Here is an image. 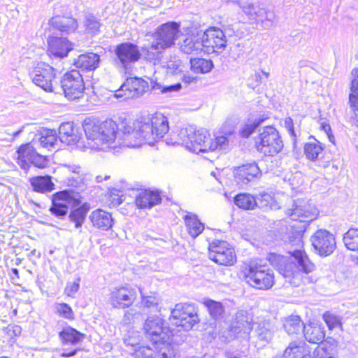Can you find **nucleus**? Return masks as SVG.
Segmentation results:
<instances>
[{"label": "nucleus", "mask_w": 358, "mask_h": 358, "mask_svg": "<svg viewBox=\"0 0 358 358\" xmlns=\"http://www.w3.org/2000/svg\"><path fill=\"white\" fill-rule=\"evenodd\" d=\"M137 296L134 288L122 286L113 288L109 296V302L116 308H129L135 301Z\"/></svg>", "instance_id": "f3484780"}, {"label": "nucleus", "mask_w": 358, "mask_h": 358, "mask_svg": "<svg viewBox=\"0 0 358 358\" xmlns=\"http://www.w3.org/2000/svg\"><path fill=\"white\" fill-rule=\"evenodd\" d=\"M80 279L78 278L76 281L73 282H68L64 289L65 294L70 297H74L76 293L78 292L80 288Z\"/></svg>", "instance_id": "4d7b16f0"}, {"label": "nucleus", "mask_w": 358, "mask_h": 358, "mask_svg": "<svg viewBox=\"0 0 358 358\" xmlns=\"http://www.w3.org/2000/svg\"><path fill=\"white\" fill-rule=\"evenodd\" d=\"M197 313L198 309L194 303H179L171 310L169 320L171 324L189 331L200 321Z\"/></svg>", "instance_id": "0eeeda50"}, {"label": "nucleus", "mask_w": 358, "mask_h": 358, "mask_svg": "<svg viewBox=\"0 0 358 358\" xmlns=\"http://www.w3.org/2000/svg\"><path fill=\"white\" fill-rule=\"evenodd\" d=\"M173 336L167 342L161 341L155 344L157 358H178L179 350L178 346L173 343Z\"/></svg>", "instance_id": "c756f323"}, {"label": "nucleus", "mask_w": 358, "mask_h": 358, "mask_svg": "<svg viewBox=\"0 0 358 358\" xmlns=\"http://www.w3.org/2000/svg\"><path fill=\"white\" fill-rule=\"evenodd\" d=\"M303 332L305 339L311 343H320L325 336L323 329L316 323L305 324Z\"/></svg>", "instance_id": "2f4dec72"}, {"label": "nucleus", "mask_w": 358, "mask_h": 358, "mask_svg": "<svg viewBox=\"0 0 358 358\" xmlns=\"http://www.w3.org/2000/svg\"><path fill=\"white\" fill-rule=\"evenodd\" d=\"M59 336L63 344L76 345L84 339L85 334L71 327L67 326L59 332Z\"/></svg>", "instance_id": "72a5a7b5"}, {"label": "nucleus", "mask_w": 358, "mask_h": 358, "mask_svg": "<svg viewBox=\"0 0 358 358\" xmlns=\"http://www.w3.org/2000/svg\"><path fill=\"white\" fill-rule=\"evenodd\" d=\"M55 310L56 314L66 320L72 321L75 319L71 307L66 303H56Z\"/></svg>", "instance_id": "09e8293b"}, {"label": "nucleus", "mask_w": 358, "mask_h": 358, "mask_svg": "<svg viewBox=\"0 0 358 358\" xmlns=\"http://www.w3.org/2000/svg\"><path fill=\"white\" fill-rule=\"evenodd\" d=\"M244 277L251 287L257 289L268 290L274 285L273 271L264 265L249 266Z\"/></svg>", "instance_id": "6e6552de"}, {"label": "nucleus", "mask_w": 358, "mask_h": 358, "mask_svg": "<svg viewBox=\"0 0 358 358\" xmlns=\"http://www.w3.org/2000/svg\"><path fill=\"white\" fill-rule=\"evenodd\" d=\"M134 314L132 313V310H128L125 313L123 318V322L124 324H127L131 322V321L133 320Z\"/></svg>", "instance_id": "69168bd1"}, {"label": "nucleus", "mask_w": 358, "mask_h": 358, "mask_svg": "<svg viewBox=\"0 0 358 358\" xmlns=\"http://www.w3.org/2000/svg\"><path fill=\"white\" fill-rule=\"evenodd\" d=\"M85 26L86 32L93 36L98 34L101 24L94 16L87 15L85 17Z\"/></svg>", "instance_id": "3c124183"}, {"label": "nucleus", "mask_w": 358, "mask_h": 358, "mask_svg": "<svg viewBox=\"0 0 358 358\" xmlns=\"http://www.w3.org/2000/svg\"><path fill=\"white\" fill-rule=\"evenodd\" d=\"M160 57L161 55L158 58L155 55L153 59L149 60L153 62L154 64H160L162 67L166 69L167 73L175 74L181 71L182 62L177 57H171L167 61H161Z\"/></svg>", "instance_id": "4c0bfd02"}, {"label": "nucleus", "mask_w": 358, "mask_h": 358, "mask_svg": "<svg viewBox=\"0 0 358 358\" xmlns=\"http://www.w3.org/2000/svg\"><path fill=\"white\" fill-rule=\"evenodd\" d=\"M48 52L57 57H66L72 50V43L65 37L50 36L48 40Z\"/></svg>", "instance_id": "4be33fe9"}, {"label": "nucleus", "mask_w": 358, "mask_h": 358, "mask_svg": "<svg viewBox=\"0 0 358 358\" xmlns=\"http://www.w3.org/2000/svg\"><path fill=\"white\" fill-rule=\"evenodd\" d=\"M17 153V164L24 171L29 170L30 164L39 169H43L48 164L46 157L36 152L34 146L30 143L21 145Z\"/></svg>", "instance_id": "4468645a"}, {"label": "nucleus", "mask_w": 358, "mask_h": 358, "mask_svg": "<svg viewBox=\"0 0 358 358\" xmlns=\"http://www.w3.org/2000/svg\"><path fill=\"white\" fill-rule=\"evenodd\" d=\"M132 334L134 336L128 335L127 337L124 338V341L126 345L135 347L139 343L141 336L138 332H132Z\"/></svg>", "instance_id": "052dcab7"}, {"label": "nucleus", "mask_w": 358, "mask_h": 358, "mask_svg": "<svg viewBox=\"0 0 358 358\" xmlns=\"http://www.w3.org/2000/svg\"><path fill=\"white\" fill-rule=\"evenodd\" d=\"M38 138H34L32 145H40L43 148H50L54 147L57 141V134L55 130L41 128L37 130Z\"/></svg>", "instance_id": "cd10ccee"}, {"label": "nucleus", "mask_w": 358, "mask_h": 358, "mask_svg": "<svg viewBox=\"0 0 358 358\" xmlns=\"http://www.w3.org/2000/svg\"><path fill=\"white\" fill-rule=\"evenodd\" d=\"M310 240L314 249L320 256L330 255L336 247L334 235L325 229L317 230Z\"/></svg>", "instance_id": "dca6fc26"}, {"label": "nucleus", "mask_w": 358, "mask_h": 358, "mask_svg": "<svg viewBox=\"0 0 358 358\" xmlns=\"http://www.w3.org/2000/svg\"><path fill=\"white\" fill-rule=\"evenodd\" d=\"M353 78L351 81L350 94L349 95V102L350 107L355 113H358V69H354L352 71Z\"/></svg>", "instance_id": "58836bf2"}, {"label": "nucleus", "mask_w": 358, "mask_h": 358, "mask_svg": "<svg viewBox=\"0 0 358 358\" xmlns=\"http://www.w3.org/2000/svg\"><path fill=\"white\" fill-rule=\"evenodd\" d=\"M284 125H285V127L287 129L289 134L292 136H293V137L296 136V134H295L294 129L293 120L291 117H288L285 119Z\"/></svg>", "instance_id": "e2e57ef3"}, {"label": "nucleus", "mask_w": 358, "mask_h": 358, "mask_svg": "<svg viewBox=\"0 0 358 358\" xmlns=\"http://www.w3.org/2000/svg\"><path fill=\"white\" fill-rule=\"evenodd\" d=\"M255 147L266 156H274L282 150L283 143L278 130L267 126L260 129L255 137Z\"/></svg>", "instance_id": "39448f33"}, {"label": "nucleus", "mask_w": 358, "mask_h": 358, "mask_svg": "<svg viewBox=\"0 0 358 358\" xmlns=\"http://www.w3.org/2000/svg\"><path fill=\"white\" fill-rule=\"evenodd\" d=\"M290 243L296 248L289 251L288 256L271 254L268 261L282 276L290 278L289 280L290 284H295L292 279H295L300 271L306 273H310L314 270L315 266L302 250L303 243L300 235L295 237L294 240L290 239Z\"/></svg>", "instance_id": "f03ea898"}, {"label": "nucleus", "mask_w": 358, "mask_h": 358, "mask_svg": "<svg viewBox=\"0 0 358 358\" xmlns=\"http://www.w3.org/2000/svg\"><path fill=\"white\" fill-rule=\"evenodd\" d=\"M304 154L311 161L321 159L324 157L323 146L320 142L315 139L314 141L305 144Z\"/></svg>", "instance_id": "c9c22d12"}, {"label": "nucleus", "mask_w": 358, "mask_h": 358, "mask_svg": "<svg viewBox=\"0 0 358 358\" xmlns=\"http://www.w3.org/2000/svg\"><path fill=\"white\" fill-rule=\"evenodd\" d=\"M51 179L49 176H35L30 179V183L34 191L45 193L51 192L55 188V184Z\"/></svg>", "instance_id": "f704fd0d"}, {"label": "nucleus", "mask_w": 358, "mask_h": 358, "mask_svg": "<svg viewBox=\"0 0 358 358\" xmlns=\"http://www.w3.org/2000/svg\"><path fill=\"white\" fill-rule=\"evenodd\" d=\"M201 38V31H197L195 33L192 32L187 36L182 41L178 43L180 51L185 54L189 55L197 53L199 51L202 50Z\"/></svg>", "instance_id": "5701e85b"}, {"label": "nucleus", "mask_w": 358, "mask_h": 358, "mask_svg": "<svg viewBox=\"0 0 358 358\" xmlns=\"http://www.w3.org/2000/svg\"><path fill=\"white\" fill-rule=\"evenodd\" d=\"M237 3L251 20L256 22L262 21L266 28L271 26L272 22L271 20L266 19L265 21L263 20L262 17L266 13L264 10L255 6L254 4L249 1L237 0Z\"/></svg>", "instance_id": "b1692460"}, {"label": "nucleus", "mask_w": 358, "mask_h": 358, "mask_svg": "<svg viewBox=\"0 0 358 358\" xmlns=\"http://www.w3.org/2000/svg\"><path fill=\"white\" fill-rule=\"evenodd\" d=\"M178 143L185 146L192 152H206V141L210 139V134L204 129L196 130L192 126L182 128L178 134Z\"/></svg>", "instance_id": "423d86ee"}, {"label": "nucleus", "mask_w": 358, "mask_h": 358, "mask_svg": "<svg viewBox=\"0 0 358 358\" xmlns=\"http://www.w3.org/2000/svg\"><path fill=\"white\" fill-rule=\"evenodd\" d=\"M145 87L144 80L136 78H129L115 92L114 96L123 99L137 98L144 94Z\"/></svg>", "instance_id": "a211bd4d"}, {"label": "nucleus", "mask_w": 358, "mask_h": 358, "mask_svg": "<svg viewBox=\"0 0 358 358\" xmlns=\"http://www.w3.org/2000/svg\"><path fill=\"white\" fill-rule=\"evenodd\" d=\"M304 326L305 324L297 315L289 316L284 322V328L289 335L298 334L303 329Z\"/></svg>", "instance_id": "ea45409f"}, {"label": "nucleus", "mask_w": 358, "mask_h": 358, "mask_svg": "<svg viewBox=\"0 0 358 358\" xmlns=\"http://www.w3.org/2000/svg\"><path fill=\"white\" fill-rule=\"evenodd\" d=\"M52 24L61 32L70 34L74 32L78 28V22L76 19L69 17L62 20L52 21Z\"/></svg>", "instance_id": "79ce46f5"}, {"label": "nucleus", "mask_w": 358, "mask_h": 358, "mask_svg": "<svg viewBox=\"0 0 358 358\" xmlns=\"http://www.w3.org/2000/svg\"><path fill=\"white\" fill-rule=\"evenodd\" d=\"M90 219L94 227L103 231L110 229L113 224L111 214L102 209H96L92 211L90 215Z\"/></svg>", "instance_id": "a878e982"}, {"label": "nucleus", "mask_w": 358, "mask_h": 358, "mask_svg": "<svg viewBox=\"0 0 358 358\" xmlns=\"http://www.w3.org/2000/svg\"><path fill=\"white\" fill-rule=\"evenodd\" d=\"M209 258L218 264L233 265L236 262V255L229 244L220 240H215L209 245Z\"/></svg>", "instance_id": "f8f14e48"}, {"label": "nucleus", "mask_w": 358, "mask_h": 358, "mask_svg": "<svg viewBox=\"0 0 358 358\" xmlns=\"http://www.w3.org/2000/svg\"><path fill=\"white\" fill-rule=\"evenodd\" d=\"M308 352L305 343L303 341H293L285 350L281 358H298L301 355H307Z\"/></svg>", "instance_id": "e433bc0d"}, {"label": "nucleus", "mask_w": 358, "mask_h": 358, "mask_svg": "<svg viewBox=\"0 0 358 358\" xmlns=\"http://www.w3.org/2000/svg\"><path fill=\"white\" fill-rule=\"evenodd\" d=\"M61 86L64 96L69 100L82 97L85 89L83 76L77 70L66 73L61 80Z\"/></svg>", "instance_id": "9d476101"}, {"label": "nucleus", "mask_w": 358, "mask_h": 358, "mask_svg": "<svg viewBox=\"0 0 358 358\" xmlns=\"http://www.w3.org/2000/svg\"><path fill=\"white\" fill-rule=\"evenodd\" d=\"M69 170L74 173L75 174L78 175L77 177L78 180H82L81 177L80 176V172H81V168L78 166H73L69 167Z\"/></svg>", "instance_id": "338daca9"}, {"label": "nucleus", "mask_w": 358, "mask_h": 358, "mask_svg": "<svg viewBox=\"0 0 358 358\" xmlns=\"http://www.w3.org/2000/svg\"><path fill=\"white\" fill-rule=\"evenodd\" d=\"M144 329L147 338L153 345L161 341L167 342L173 336L169 327L164 326V320L159 317H149L145 324Z\"/></svg>", "instance_id": "9b49d317"}, {"label": "nucleus", "mask_w": 358, "mask_h": 358, "mask_svg": "<svg viewBox=\"0 0 358 358\" xmlns=\"http://www.w3.org/2000/svg\"><path fill=\"white\" fill-rule=\"evenodd\" d=\"M184 220L189 234L193 238L197 237L204 229L203 224L194 213H187L184 216Z\"/></svg>", "instance_id": "473e14b6"}, {"label": "nucleus", "mask_w": 358, "mask_h": 358, "mask_svg": "<svg viewBox=\"0 0 358 358\" xmlns=\"http://www.w3.org/2000/svg\"><path fill=\"white\" fill-rule=\"evenodd\" d=\"M259 124L260 122H258L257 123L246 124L241 130L242 136L245 138L248 137L254 132V131L259 126Z\"/></svg>", "instance_id": "680f3d73"}, {"label": "nucleus", "mask_w": 358, "mask_h": 358, "mask_svg": "<svg viewBox=\"0 0 358 358\" xmlns=\"http://www.w3.org/2000/svg\"><path fill=\"white\" fill-rule=\"evenodd\" d=\"M167 118L161 113L142 117L141 119L127 123L119 132L117 147H137L143 143L153 145L169 131Z\"/></svg>", "instance_id": "f257e3e1"}, {"label": "nucleus", "mask_w": 358, "mask_h": 358, "mask_svg": "<svg viewBox=\"0 0 358 358\" xmlns=\"http://www.w3.org/2000/svg\"><path fill=\"white\" fill-rule=\"evenodd\" d=\"M32 82L44 91L53 92V80L55 78V69L49 64L40 62L34 66L29 73Z\"/></svg>", "instance_id": "2eb2a0df"}, {"label": "nucleus", "mask_w": 358, "mask_h": 358, "mask_svg": "<svg viewBox=\"0 0 358 358\" xmlns=\"http://www.w3.org/2000/svg\"><path fill=\"white\" fill-rule=\"evenodd\" d=\"M71 199V194L68 191L64 190L55 193L52 196L50 212L58 217L65 216L67 214Z\"/></svg>", "instance_id": "412c9836"}, {"label": "nucleus", "mask_w": 358, "mask_h": 358, "mask_svg": "<svg viewBox=\"0 0 358 358\" xmlns=\"http://www.w3.org/2000/svg\"><path fill=\"white\" fill-rule=\"evenodd\" d=\"M110 201L113 206H118L122 203L123 201V195H120L119 194H115V193H111Z\"/></svg>", "instance_id": "0e129e2a"}, {"label": "nucleus", "mask_w": 358, "mask_h": 358, "mask_svg": "<svg viewBox=\"0 0 358 358\" xmlns=\"http://www.w3.org/2000/svg\"><path fill=\"white\" fill-rule=\"evenodd\" d=\"M343 242L348 249L350 250H358V229H349L344 234Z\"/></svg>", "instance_id": "de8ad7c7"}, {"label": "nucleus", "mask_w": 358, "mask_h": 358, "mask_svg": "<svg viewBox=\"0 0 358 358\" xmlns=\"http://www.w3.org/2000/svg\"><path fill=\"white\" fill-rule=\"evenodd\" d=\"M226 356L228 358H241L242 357V354L238 352L227 351L226 352Z\"/></svg>", "instance_id": "774afa93"}, {"label": "nucleus", "mask_w": 358, "mask_h": 358, "mask_svg": "<svg viewBox=\"0 0 358 358\" xmlns=\"http://www.w3.org/2000/svg\"><path fill=\"white\" fill-rule=\"evenodd\" d=\"M273 202V198L268 193L260 194V197L258 199V205L260 208H268L271 207Z\"/></svg>", "instance_id": "13d9d810"}, {"label": "nucleus", "mask_w": 358, "mask_h": 358, "mask_svg": "<svg viewBox=\"0 0 358 358\" xmlns=\"http://www.w3.org/2000/svg\"><path fill=\"white\" fill-rule=\"evenodd\" d=\"M256 334L259 341L267 343L273 338V327L269 322L263 321L259 323L256 329Z\"/></svg>", "instance_id": "37998d69"}, {"label": "nucleus", "mask_w": 358, "mask_h": 358, "mask_svg": "<svg viewBox=\"0 0 358 358\" xmlns=\"http://www.w3.org/2000/svg\"><path fill=\"white\" fill-rule=\"evenodd\" d=\"M191 69L196 73H206L213 68L211 60L203 58H194L190 60Z\"/></svg>", "instance_id": "c03bdc74"}, {"label": "nucleus", "mask_w": 358, "mask_h": 358, "mask_svg": "<svg viewBox=\"0 0 358 358\" xmlns=\"http://www.w3.org/2000/svg\"><path fill=\"white\" fill-rule=\"evenodd\" d=\"M142 296V303L147 308H155L158 306L159 299L155 296H147L143 295L141 290H140Z\"/></svg>", "instance_id": "bf43d9fd"}, {"label": "nucleus", "mask_w": 358, "mask_h": 358, "mask_svg": "<svg viewBox=\"0 0 358 358\" xmlns=\"http://www.w3.org/2000/svg\"><path fill=\"white\" fill-rule=\"evenodd\" d=\"M100 56L94 52L82 54L75 60L74 65L79 69L87 71H94L99 67Z\"/></svg>", "instance_id": "c85d7f7f"}, {"label": "nucleus", "mask_w": 358, "mask_h": 358, "mask_svg": "<svg viewBox=\"0 0 358 358\" xmlns=\"http://www.w3.org/2000/svg\"><path fill=\"white\" fill-rule=\"evenodd\" d=\"M83 129L89 145L93 149L106 150L117 147L119 128L113 120L105 121L85 120Z\"/></svg>", "instance_id": "7ed1b4c3"}, {"label": "nucleus", "mask_w": 358, "mask_h": 358, "mask_svg": "<svg viewBox=\"0 0 358 358\" xmlns=\"http://www.w3.org/2000/svg\"><path fill=\"white\" fill-rule=\"evenodd\" d=\"M323 319L329 329L340 328L341 327V322L339 317L329 312H327L323 315Z\"/></svg>", "instance_id": "5fc2aeb1"}, {"label": "nucleus", "mask_w": 358, "mask_h": 358, "mask_svg": "<svg viewBox=\"0 0 358 358\" xmlns=\"http://www.w3.org/2000/svg\"><path fill=\"white\" fill-rule=\"evenodd\" d=\"M78 128L73 122L62 123L59 128V138L61 142L71 145L77 143L80 139Z\"/></svg>", "instance_id": "393cba45"}, {"label": "nucleus", "mask_w": 358, "mask_h": 358, "mask_svg": "<svg viewBox=\"0 0 358 358\" xmlns=\"http://www.w3.org/2000/svg\"><path fill=\"white\" fill-rule=\"evenodd\" d=\"M260 173V170L255 163L243 164L234 170L236 181L241 185L248 184L257 178Z\"/></svg>", "instance_id": "aec40b11"}, {"label": "nucleus", "mask_w": 358, "mask_h": 358, "mask_svg": "<svg viewBox=\"0 0 358 358\" xmlns=\"http://www.w3.org/2000/svg\"><path fill=\"white\" fill-rule=\"evenodd\" d=\"M250 320L251 319L245 311L240 310L237 312L235 316V322L232 324L231 331L235 334L243 333L248 334L252 329Z\"/></svg>", "instance_id": "7c9ffc66"}, {"label": "nucleus", "mask_w": 358, "mask_h": 358, "mask_svg": "<svg viewBox=\"0 0 358 358\" xmlns=\"http://www.w3.org/2000/svg\"><path fill=\"white\" fill-rule=\"evenodd\" d=\"M182 85L180 83L167 86H162L159 84H157L156 85L153 86L154 90H159L163 94H171L173 92H176L180 91Z\"/></svg>", "instance_id": "6e6d98bb"}, {"label": "nucleus", "mask_w": 358, "mask_h": 358, "mask_svg": "<svg viewBox=\"0 0 358 358\" xmlns=\"http://www.w3.org/2000/svg\"><path fill=\"white\" fill-rule=\"evenodd\" d=\"M159 194L155 191H141L136 196V205L139 208H150L161 202Z\"/></svg>", "instance_id": "bb28decb"}, {"label": "nucleus", "mask_w": 358, "mask_h": 358, "mask_svg": "<svg viewBox=\"0 0 358 358\" xmlns=\"http://www.w3.org/2000/svg\"><path fill=\"white\" fill-rule=\"evenodd\" d=\"M115 54L122 66L127 69V66L141 57V52L138 46L131 43H122L116 46Z\"/></svg>", "instance_id": "6ab92c4d"}, {"label": "nucleus", "mask_w": 358, "mask_h": 358, "mask_svg": "<svg viewBox=\"0 0 358 358\" xmlns=\"http://www.w3.org/2000/svg\"><path fill=\"white\" fill-rule=\"evenodd\" d=\"M135 358H156L152 349L147 346H140L133 353Z\"/></svg>", "instance_id": "864d4df0"}, {"label": "nucleus", "mask_w": 358, "mask_h": 358, "mask_svg": "<svg viewBox=\"0 0 358 358\" xmlns=\"http://www.w3.org/2000/svg\"><path fill=\"white\" fill-rule=\"evenodd\" d=\"M87 210L84 206L79 207L72 210L69 215V219L71 222L75 223L76 228H79L82 226Z\"/></svg>", "instance_id": "8fccbe9b"}, {"label": "nucleus", "mask_w": 358, "mask_h": 358, "mask_svg": "<svg viewBox=\"0 0 358 358\" xmlns=\"http://www.w3.org/2000/svg\"><path fill=\"white\" fill-rule=\"evenodd\" d=\"M180 33V24L169 22L160 25L152 34L153 41L148 48L146 58L152 59L155 54L158 58L162 51L175 44Z\"/></svg>", "instance_id": "20e7f679"}, {"label": "nucleus", "mask_w": 358, "mask_h": 358, "mask_svg": "<svg viewBox=\"0 0 358 358\" xmlns=\"http://www.w3.org/2000/svg\"><path fill=\"white\" fill-rule=\"evenodd\" d=\"M227 143V138L225 136H218L215 138V141L210 136L208 141H206L205 148H208V151H213L217 149H224Z\"/></svg>", "instance_id": "603ef678"}, {"label": "nucleus", "mask_w": 358, "mask_h": 358, "mask_svg": "<svg viewBox=\"0 0 358 358\" xmlns=\"http://www.w3.org/2000/svg\"><path fill=\"white\" fill-rule=\"evenodd\" d=\"M204 304L207 307L208 311L213 319L219 320L223 318L224 308L220 302L209 299L205 301Z\"/></svg>", "instance_id": "49530a36"}, {"label": "nucleus", "mask_w": 358, "mask_h": 358, "mask_svg": "<svg viewBox=\"0 0 358 358\" xmlns=\"http://www.w3.org/2000/svg\"><path fill=\"white\" fill-rule=\"evenodd\" d=\"M318 210L308 200L297 199L293 201L292 207L286 210V215L292 220L308 222L313 220Z\"/></svg>", "instance_id": "ddd939ff"}, {"label": "nucleus", "mask_w": 358, "mask_h": 358, "mask_svg": "<svg viewBox=\"0 0 358 358\" xmlns=\"http://www.w3.org/2000/svg\"><path fill=\"white\" fill-rule=\"evenodd\" d=\"M234 203L238 207L244 210H253L258 206L256 199L247 193L236 195L234 198Z\"/></svg>", "instance_id": "a19ab883"}, {"label": "nucleus", "mask_w": 358, "mask_h": 358, "mask_svg": "<svg viewBox=\"0 0 358 358\" xmlns=\"http://www.w3.org/2000/svg\"><path fill=\"white\" fill-rule=\"evenodd\" d=\"M335 355L336 346L329 342L322 343L314 351V358H334Z\"/></svg>", "instance_id": "a18cd8bd"}, {"label": "nucleus", "mask_w": 358, "mask_h": 358, "mask_svg": "<svg viewBox=\"0 0 358 358\" xmlns=\"http://www.w3.org/2000/svg\"><path fill=\"white\" fill-rule=\"evenodd\" d=\"M201 37L202 50L207 54H219L226 48L225 34L219 28L211 27L203 32L201 31Z\"/></svg>", "instance_id": "1a4fd4ad"}]
</instances>
